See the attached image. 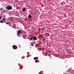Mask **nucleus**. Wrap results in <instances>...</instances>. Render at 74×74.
<instances>
[{
	"instance_id": "7",
	"label": "nucleus",
	"mask_w": 74,
	"mask_h": 74,
	"mask_svg": "<svg viewBox=\"0 0 74 74\" xmlns=\"http://www.w3.org/2000/svg\"><path fill=\"white\" fill-rule=\"evenodd\" d=\"M38 62V60H35V62L36 63H37V62Z\"/></svg>"
},
{
	"instance_id": "18",
	"label": "nucleus",
	"mask_w": 74,
	"mask_h": 74,
	"mask_svg": "<svg viewBox=\"0 0 74 74\" xmlns=\"http://www.w3.org/2000/svg\"><path fill=\"white\" fill-rule=\"evenodd\" d=\"M43 38V36H42V38Z\"/></svg>"
},
{
	"instance_id": "16",
	"label": "nucleus",
	"mask_w": 74,
	"mask_h": 74,
	"mask_svg": "<svg viewBox=\"0 0 74 74\" xmlns=\"http://www.w3.org/2000/svg\"><path fill=\"white\" fill-rule=\"evenodd\" d=\"M41 29H42V30H43V29H44V28H41Z\"/></svg>"
},
{
	"instance_id": "15",
	"label": "nucleus",
	"mask_w": 74,
	"mask_h": 74,
	"mask_svg": "<svg viewBox=\"0 0 74 74\" xmlns=\"http://www.w3.org/2000/svg\"><path fill=\"white\" fill-rule=\"evenodd\" d=\"M0 19H1V17H0Z\"/></svg>"
},
{
	"instance_id": "2",
	"label": "nucleus",
	"mask_w": 74,
	"mask_h": 74,
	"mask_svg": "<svg viewBox=\"0 0 74 74\" xmlns=\"http://www.w3.org/2000/svg\"><path fill=\"white\" fill-rule=\"evenodd\" d=\"M13 48L14 49H17L18 47H17V46L14 45L13 46Z\"/></svg>"
},
{
	"instance_id": "19",
	"label": "nucleus",
	"mask_w": 74,
	"mask_h": 74,
	"mask_svg": "<svg viewBox=\"0 0 74 74\" xmlns=\"http://www.w3.org/2000/svg\"><path fill=\"white\" fill-rule=\"evenodd\" d=\"M21 69H22V68H21Z\"/></svg>"
},
{
	"instance_id": "3",
	"label": "nucleus",
	"mask_w": 74,
	"mask_h": 74,
	"mask_svg": "<svg viewBox=\"0 0 74 74\" xmlns=\"http://www.w3.org/2000/svg\"><path fill=\"white\" fill-rule=\"evenodd\" d=\"M33 40L34 41H35L36 40H37V37L36 36H35L33 38Z\"/></svg>"
},
{
	"instance_id": "12",
	"label": "nucleus",
	"mask_w": 74,
	"mask_h": 74,
	"mask_svg": "<svg viewBox=\"0 0 74 74\" xmlns=\"http://www.w3.org/2000/svg\"><path fill=\"white\" fill-rule=\"evenodd\" d=\"M5 18H3L2 19V20H5Z\"/></svg>"
},
{
	"instance_id": "11",
	"label": "nucleus",
	"mask_w": 74,
	"mask_h": 74,
	"mask_svg": "<svg viewBox=\"0 0 74 74\" xmlns=\"http://www.w3.org/2000/svg\"><path fill=\"white\" fill-rule=\"evenodd\" d=\"M41 30V28H39V31H40V30Z\"/></svg>"
},
{
	"instance_id": "5",
	"label": "nucleus",
	"mask_w": 74,
	"mask_h": 74,
	"mask_svg": "<svg viewBox=\"0 0 74 74\" xmlns=\"http://www.w3.org/2000/svg\"><path fill=\"white\" fill-rule=\"evenodd\" d=\"M26 8H24L22 9V11L23 12H24V11H26Z\"/></svg>"
},
{
	"instance_id": "17",
	"label": "nucleus",
	"mask_w": 74,
	"mask_h": 74,
	"mask_svg": "<svg viewBox=\"0 0 74 74\" xmlns=\"http://www.w3.org/2000/svg\"><path fill=\"white\" fill-rule=\"evenodd\" d=\"M17 35H18V36H19V34H18L17 33Z\"/></svg>"
},
{
	"instance_id": "10",
	"label": "nucleus",
	"mask_w": 74,
	"mask_h": 74,
	"mask_svg": "<svg viewBox=\"0 0 74 74\" xmlns=\"http://www.w3.org/2000/svg\"><path fill=\"white\" fill-rule=\"evenodd\" d=\"M32 38H33V37H31L30 40H32Z\"/></svg>"
},
{
	"instance_id": "8",
	"label": "nucleus",
	"mask_w": 74,
	"mask_h": 74,
	"mask_svg": "<svg viewBox=\"0 0 74 74\" xmlns=\"http://www.w3.org/2000/svg\"><path fill=\"white\" fill-rule=\"evenodd\" d=\"M18 33H21V30H20V31H18Z\"/></svg>"
},
{
	"instance_id": "20",
	"label": "nucleus",
	"mask_w": 74,
	"mask_h": 74,
	"mask_svg": "<svg viewBox=\"0 0 74 74\" xmlns=\"http://www.w3.org/2000/svg\"><path fill=\"white\" fill-rule=\"evenodd\" d=\"M1 9H2V8H1Z\"/></svg>"
},
{
	"instance_id": "1",
	"label": "nucleus",
	"mask_w": 74,
	"mask_h": 74,
	"mask_svg": "<svg viewBox=\"0 0 74 74\" xmlns=\"http://www.w3.org/2000/svg\"><path fill=\"white\" fill-rule=\"evenodd\" d=\"M5 8L6 9L8 10H12V7L10 5H9L6 6Z\"/></svg>"
},
{
	"instance_id": "6",
	"label": "nucleus",
	"mask_w": 74,
	"mask_h": 74,
	"mask_svg": "<svg viewBox=\"0 0 74 74\" xmlns=\"http://www.w3.org/2000/svg\"><path fill=\"white\" fill-rule=\"evenodd\" d=\"M38 57H35L34 58V60H36V59H38Z\"/></svg>"
},
{
	"instance_id": "13",
	"label": "nucleus",
	"mask_w": 74,
	"mask_h": 74,
	"mask_svg": "<svg viewBox=\"0 0 74 74\" xmlns=\"http://www.w3.org/2000/svg\"><path fill=\"white\" fill-rule=\"evenodd\" d=\"M6 24H7V25H8V23H6Z\"/></svg>"
},
{
	"instance_id": "9",
	"label": "nucleus",
	"mask_w": 74,
	"mask_h": 74,
	"mask_svg": "<svg viewBox=\"0 0 74 74\" xmlns=\"http://www.w3.org/2000/svg\"><path fill=\"white\" fill-rule=\"evenodd\" d=\"M0 22L1 23H3V21H2V20H0Z\"/></svg>"
},
{
	"instance_id": "14",
	"label": "nucleus",
	"mask_w": 74,
	"mask_h": 74,
	"mask_svg": "<svg viewBox=\"0 0 74 74\" xmlns=\"http://www.w3.org/2000/svg\"><path fill=\"white\" fill-rule=\"evenodd\" d=\"M45 38H44V39H43V40L44 41H45Z\"/></svg>"
},
{
	"instance_id": "21",
	"label": "nucleus",
	"mask_w": 74,
	"mask_h": 74,
	"mask_svg": "<svg viewBox=\"0 0 74 74\" xmlns=\"http://www.w3.org/2000/svg\"><path fill=\"white\" fill-rule=\"evenodd\" d=\"M3 22H5V21H4Z\"/></svg>"
},
{
	"instance_id": "4",
	"label": "nucleus",
	"mask_w": 74,
	"mask_h": 74,
	"mask_svg": "<svg viewBox=\"0 0 74 74\" xmlns=\"http://www.w3.org/2000/svg\"><path fill=\"white\" fill-rule=\"evenodd\" d=\"M28 18H32V16L31 15H30V14H29L28 15Z\"/></svg>"
}]
</instances>
